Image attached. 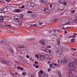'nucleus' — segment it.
<instances>
[{
	"label": "nucleus",
	"instance_id": "f257e3e1",
	"mask_svg": "<svg viewBox=\"0 0 77 77\" xmlns=\"http://www.w3.org/2000/svg\"><path fill=\"white\" fill-rule=\"evenodd\" d=\"M62 48H61L56 51L57 53L56 54L57 57H59L61 56V55L62 54Z\"/></svg>",
	"mask_w": 77,
	"mask_h": 77
},
{
	"label": "nucleus",
	"instance_id": "f03ea898",
	"mask_svg": "<svg viewBox=\"0 0 77 77\" xmlns=\"http://www.w3.org/2000/svg\"><path fill=\"white\" fill-rule=\"evenodd\" d=\"M68 60H69V59H68V58H66L64 59H62L61 62L62 63L65 64L66 63L68 62Z\"/></svg>",
	"mask_w": 77,
	"mask_h": 77
},
{
	"label": "nucleus",
	"instance_id": "7ed1b4c3",
	"mask_svg": "<svg viewBox=\"0 0 77 77\" xmlns=\"http://www.w3.org/2000/svg\"><path fill=\"white\" fill-rule=\"evenodd\" d=\"M0 17L2 18H5V17H6L5 13L3 12L0 13Z\"/></svg>",
	"mask_w": 77,
	"mask_h": 77
},
{
	"label": "nucleus",
	"instance_id": "20e7f679",
	"mask_svg": "<svg viewBox=\"0 0 77 77\" xmlns=\"http://www.w3.org/2000/svg\"><path fill=\"white\" fill-rule=\"evenodd\" d=\"M46 52L47 53H49L51 54H52L53 53V51H50L48 49L46 48Z\"/></svg>",
	"mask_w": 77,
	"mask_h": 77
},
{
	"label": "nucleus",
	"instance_id": "39448f33",
	"mask_svg": "<svg viewBox=\"0 0 77 77\" xmlns=\"http://www.w3.org/2000/svg\"><path fill=\"white\" fill-rule=\"evenodd\" d=\"M13 12H18V13H20V12H21V11L20 9H17L13 10Z\"/></svg>",
	"mask_w": 77,
	"mask_h": 77
},
{
	"label": "nucleus",
	"instance_id": "423d86ee",
	"mask_svg": "<svg viewBox=\"0 0 77 77\" xmlns=\"http://www.w3.org/2000/svg\"><path fill=\"white\" fill-rule=\"evenodd\" d=\"M67 21L69 22V23H66L67 24H71L72 23V19L68 20V21Z\"/></svg>",
	"mask_w": 77,
	"mask_h": 77
},
{
	"label": "nucleus",
	"instance_id": "0eeeda50",
	"mask_svg": "<svg viewBox=\"0 0 77 77\" xmlns=\"http://www.w3.org/2000/svg\"><path fill=\"white\" fill-rule=\"evenodd\" d=\"M1 11H4L5 12H8V9L7 8H5L1 10Z\"/></svg>",
	"mask_w": 77,
	"mask_h": 77
},
{
	"label": "nucleus",
	"instance_id": "6e6552de",
	"mask_svg": "<svg viewBox=\"0 0 77 77\" xmlns=\"http://www.w3.org/2000/svg\"><path fill=\"white\" fill-rule=\"evenodd\" d=\"M45 59V57L43 55H41L40 57V59L41 60H44V59Z\"/></svg>",
	"mask_w": 77,
	"mask_h": 77
},
{
	"label": "nucleus",
	"instance_id": "1a4fd4ad",
	"mask_svg": "<svg viewBox=\"0 0 77 77\" xmlns=\"http://www.w3.org/2000/svg\"><path fill=\"white\" fill-rule=\"evenodd\" d=\"M2 63H4V64H7L8 63V61L5 60V59H2Z\"/></svg>",
	"mask_w": 77,
	"mask_h": 77
},
{
	"label": "nucleus",
	"instance_id": "9d476101",
	"mask_svg": "<svg viewBox=\"0 0 77 77\" xmlns=\"http://www.w3.org/2000/svg\"><path fill=\"white\" fill-rule=\"evenodd\" d=\"M45 11L46 13H48L50 12L48 8H46L45 10Z\"/></svg>",
	"mask_w": 77,
	"mask_h": 77
},
{
	"label": "nucleus",
	"instance_id": "9b49d317",
	"mask_svg": "<svg viewBox=\"0 0 77 77\" xmlns=\"http://www.w3.org/2000/svg\"><path fill=\"white\" fill-rule=\"evenodd\" d=\"M17 69H20V70H21L22 71H23L24 70V68L19 66L17 67Z\"/></svg>",
	"mask_w": 77,
	"mask_h": 77
},
{
	"label": "nucleus",
	"instance_id": "f8f14e48",
	"mask_svg": "<svg viewBox=\"0 0 77 77\" xmlns=\"http://www.w3.org/2000/svg\"><path fill=\"white\" fill-rule=\"evenodd\" d=\"M52 31L53 32H54V33H56V32H59V30H54V31L53 30L50 31L49 32V33H51V32H52Z\"/></svg>",
	"mask_w": 77,
	"mask_h": 77
},
{
	"label": "nucleus",
	"instance_id": "ddd939ff",
	"mask_svg": "<svg viewBox=\"0 0 77 77\" xmlns=\"http://www.w3.org/2000/svg\"><path fill=\"white\" fill-rule=\"evenodd\" d=\"M41 49L42 51H45L46 52V50H47V48H41Z\"/></svg>",
	"mask_w": 77,
	"mask_h": 77
},
{
	"label": "nucleus",
	"instance_id": "4468645a",
	"mask_svg": "<svg viewBox=\"0 0 77 77\" xmlns=\"http://www.w3.org/2000/svg\"><path fill=\"white\" fill-rule=\"evenodd\" d=\"M40 42L41 43V44H42L43 45H44V40H41L40 41Z\"/></svg>",
	"mask_w": 77,
	"mask_h": 77
},
{
	"label": "nucleus",
	"instance_id": "2eb2a0df",
	"mask_svg": "<svg viewBox=\"0 0 77 77\" xmlns=\"http://www.w3.org/2000/svg\"><path fill=\"white\" fill-rule=\"evenodd\" d=\"M7 64H8L9 66H11L12 65V62L10 61H7Z\"/></svg>",
	"mask_w": 77,
	"mask_h": 77
},
{
	"label": "nucleus",
	"instance_id": "dca6fc26",
	"mask_svg": "<svg viewBox=\"0 0 77 77\" xmlns=\"http://www.w3.org/2000/svg\"><path fill=\"white\" fill-rule=\"evenodd\" d=\"M14 21L16 22H19L20 21V20L18 18H14Z\"/></svg>",
	"mask_w": 77,
	"mask_h": 77
},
{
	"label": "nucleus",
	"instance_id": "f3484780",
	"mask_svg": "<svg viewBox=\"0 0 77 77\" xmlns=\"http://www.w3.org/2000/svg\"><path fill=\"white\" fill-rule=\"evenodd\" d=\"M33 66L36 68H39V66L36 65V64H33Z\"/></svg>",
	"mask_w": 77,
	"mask_h": 77
},
{
	"label": "nucleus",
	"instance_id": "a211bd4d",
	"mask_svg": "<svg viewBox=\"0 0 77 77\" xmlns=\"http://www.w3.org/2000/svg\"><path fill=\"white\" fill-rule=\"evenodd\" d=\"M65 0H60L59 1V2L61 3H63L64 2H65Z\"/></svg>",
	"mask_w": 77,
	"mask_h": 77
},
{
	"label": "nucleus",
	"instance_id": "6ab92c4d",
	"mask_svg": "<svg viewBox=\"0 0 77 77\" xmlns=\"http://www.w3.org/2000/svg\"><path fill=\"white\" fill-rule=\"evenodd\" d=\"M30 6H31V7L33 8V7L35 6V5H34V4L33 3H31L30 4Z\"/></svg>",
	"mask_w": 77,
	"mask_h": 77
},
{
	"label": "nucleus",
	"instance_id": "aec40b11",
	"mask_svg": "<svg viewBox=\"0 0 77 77\" xmlns=\"http://www.w3.org/2000/svg\"><path fill=\"white\" fill-rule=\"evenodd\" d=\"M32 18H36V14H34L33 15H32Z\"/></svg>",
	"mask_w": 77,
	"mask_h": 77
},
{
	"label": "nucleus",
	"instance_id": "412c9836",
	"mask_svg": "<svg viewBox=\"0 0 77 77\" xmlns=\"http://www.w3.org/2000/svg\"><path fill=\"white\" fill-rule=\"evenodd\" d=\"M6 24V22H4L2 23V25L3 26H5Z\"/></svg>",
	"mask_w": 77,
	"mask_h": 77
},
{
	"label": "nucleus",
	"instance_id": "4be33fe9",
	"mask_svg": "<svg viewBox=\"0 0 77 77\" xmlns=\"http://www.w3.org/2000/svg\"><path fill=\"white\" fill-rule=\"evenodd\" d=\"M42 2H43V3H45L47 2V0H42L41 1Z\"/></svg>",
	"mask_w": 77,
	"mask_h": 77
},
{
	"label": "nucleus",
	"instance_id": "5701e85b",
	"mask_svg": "<svg viewBox=\"0 0 77 77\" xmlns=\"http://www.w3.org/2000/svg\"><path fill=\"white\" fill-rule=\"evenodd\" d=\"M73 34H74V35H73V38H75L76 37V33H73Z\"/></svg>",
	"mask_w": 77,
	"mask_h": 77
},
{
	"label": "nucleus",
	"instance_id": "b1692460",
	"mask_svg": "<svg viewBox=\"0 0 77 77\" xmlns=\"http://www.w3.org/2000/svg\"><path fill=\"white\" fill-rule=\"evenodd\" d=\"M57 42L58 43V44H60V40L59 39H57Z\"/></svg>",
	"mask_w": 77,
	"mask_h": 77
},
{
	"label": "nucleus",
	"instance_id": "393cba45",
	"mask_svg": "<svg viewBox=\"0 0 77 77\" xmlns=\"http://www.w3.org/2000/svg\"><path fill=\"white\" fill-rule=\"evenodd\" d=\"M57 73L58 74H59V76H60V75H61V73H60V72H59V71L57 72Z\"/></svg>",
	"mask_w": 77,
	"mask_h": 77
},
{
	"label": "nucleus",
	"instance_id": "a878e982",
	"mask_svg": "<svg viewBox=\"0 0 77 77\" xmlns=\"http://www.w3.org/2000/svg\"><path fill=\"white\" fill-rule=\"evenodd\" d=\"M74 22L75 23H77V18L74 19Z\"/></svg>",
	"mask_w": 77,
	"mask_h": 77
},
{
	"label": "nucleus",
	"instance_id": "bb28decb",
	"mask_svg": "<svg viewBox=\"0 0 77 77\" xmlns=\"http://www.w3.org/2000/svg\"><path fill=\"white\" fill-rule=\"evenodd\" d=\"M38 73L41 74H42V73H43V71L41 70Z\"/></svg>",
	"mask_w": 77,
	"mask_h": 77
},
{
	"label": "nucleus",
	"instance_id": "cd10ccee",
	"mask_svg": "<svg viewBox=\"0 0 77 77\" xmlns=\"http://www.w3.org/2000/svg\"><path fill=\"white\" fill-rule=\"evenodd\" d=\"M22 74L24 76L26 75V73L25 72H22Z\"/></svg>",
	"mask_w": 77,
	"mask_h": 77
},
{
	"label": "nucleus",
	"instance_id": "c85d7f7f",
	"mask_svg": "<svg viewBox=\"0 0 77 77\" xmlns=\"http://www.w3.org/2000/svg\"><path fill=\"white\" fill-rule=\"evenodd\" d=\"M42 24H43V22H39L38 23V24H39V26H41V25H42Z\"/></svg>",
	"mask_w": 77,
	"mask_h": 77
},
{
	"label": "nucleus",
	"instance_id": "c756f323",
	"mask_svg": "<svg viewBox=\"0 0 77 77\" xmlns=\"http://www.w3.org/2000/svg\"><path fill=\"white\" fill-rule=\"evenodd\" d=\"M71 41L72 42H74L75 41V38H72L71 39Z\"/></svg>",
	"mask_w": 77,
	"mask_h": 77
},
{
	"label": "nucleus",
	"instance_id": "7c9ffc66",
	"mask_svg": "<svg viewBox=\"0 0 77 77\" xmlns=\"http://www.w3.org/2000/svg\"><path fill=\"white\" fill-rule=\"evenodd\" d=\"M68 20H66V24L67 25V24H66V23H69V22H68Z\"/></svg>",
	"mask_w": 77,
	"mask_h": 77
},
{
	"label": "nucleus",
	"instance_id": "2f4dec72",
	"mask_svg": "<svg viewBox=\"0 0 77 77\" xmlns=\"http://www.w3.org/2000/svg\"><path fill=\"white\" fill-rule=\"evenodd\" d=\"M63 3L64 5H67V3L65 2H65H64Z\"/></svg>",
	"mask_w": 77,
	"mask_h": 77
},
{
	"label": "nucleus",
	"instance_id": "473e14b6",
	"mask_svg": "<svg viewBox=\"0 0 77 77\" xmlns=\"http://www.w3.org/2000/svg\"><path fill=\"white\" fill-rule=\"evenodd\" d=\"M10 52L11 53H14V50L13 49H10Z\"/></svg>",
	"mask_w": 77,
	"mask_h": 77
},
{
	"label": "nucleus",
	"instance_id": "72a5a7b5",
	"mask_svg": "<svg viewBox=\"0 0 77 77\" xmlns=\"http://www.w3.org/2000/svg\"><path fill=\"white\" fill-rule=\"evenodd\" d=\"M3 21V18H1L0 20V22H2Z\"/></svg>",
	"mask_w": 77,
	"mask_h": 77
},
{
	"label": "nucleus",
	"instance_id": "f704fd0d",
	"mask_svg": "<svg viewBox=\"0 0 77 77\" xmlns=\"http://www.w3.org/2000/svg\"><path fill=\"white\" fill-rule=\"evenodd\" d=\"M44 77H48V74L45 73Z\"/></svg>",
	"mask_w": 77,
	"mask_h": 77
},
{
	"label": "nucleus",
	"instance_id": "c9c22d12",
	"mask_svg": "<svg viewBox=\"0 0 77 77\" xmlns=\"http://www.w3.org/2000/svg\"><path fill=\"white\" fill-rule=\"evenodd\" d=\"M39 77H41V74L40 73H38Z\"/></svg>",
	"mask_w": 77,
	"mask_h": 77
},
{
	"label": "nucleus",
	"instance_id": "e433bc0d",
	"mask_svg": "<svg viewBox=\"0 0 77 77\" xmlns=\"http://www.w3.org/2000/svg\"><path fill=\"white\" fill-rule=\"evenodd\" d=\"M63 9H61L60 8H59L58 9V10L60 11H62Z\"/></svg>",
	"mask_w": 77,
	"mask_h": 77
},
{
	"label": "nucleus",
	"instance_id": "4c0bfd02",
	"mask_svg": "<svg viewBox=\"0 0 77 77\" xmlns=\"http://www.w3.org/2000/svg\"><path fill=\"white\" fill-rule=\"evenodd\" d=\"M57 19H53V21H57Z\"/></svg>",
	"mask_w": 77,
	"mask_h": 77
},
{
	"label": "nucleus",
	"instance_id": "58836bf2",
	"mask_svg": "<svg viewBox=\"0 0 77 77\" xmlns=\"http://www.w3.org/2000/svg\"><path fill=\"white\" fill-rule=\"evenodd\" d=\"M22 23L21 22L20 23H19V26H21L22 25Z\"/></svg>",
	"mask_w": 77,
	"mask_h": 77
},
{
	"label": "nucleus",
	"instance_id": "ea45409f",
	"mask_svg": "<svg viewBox=\"0 0 77 77\" xmlns=\"http://www.w3.org/2000/svg\"><path fill=\"white\" fill-rule=\"evenodd\" d=\"M51 68H49L48 69V72H49L50 71H51Z\"/></svg>",
	"mask_w": 77,
	"mask_h": 77
},
{
	"label": "nucleus",
	"instance_id": "a19ab883",
	"mask_svg": "<svg viewBox=\"0 0 77 77\" xmlns=\"http://www.w3.org/2000/svg\"><path fill=\"white\" fill-rule=\"evenodd\" d=\"M71 50H74V51H75V50H76V48H71Z\"/></svg>",
	"mask_w": 77,
	"mask_h": 77
},
{
	"label": "nucleus",
	"instance_id": "79ce46f5",
	"mask_svg": "<svg viewBox=\"0 0 77 77\" xmlns=\"http://www.w3.org/2000/svg\"><path fill=\"white\" fill-rule=\"evenodd\" d=\"M27 13H30V14L32 13H33V12L30 11H27Z\"/></svg>",
	"mask_w": 77,
	"mask_h": 77
},
{
	"label": "nucleus",
	"instance_id": "37998d69",
	"mask_svg": "<svg viewBox=\"0 0 77 77\" xmlns=\"http://www.w3.org/2000/svg\"><path fill=\"white\" fill-rule=\"evenodd\" d=\"M55 66H56L57 67H59V65H58V64H57L55 63Z\"/></svg>",
	"mask_w": 77,
	"mask_h": 77
},
{
	"label": "nucleus",
	"instance_id": "c03bdc74",
	"mask_svg": "<svg viewBox=\"0 0 77 77\" xmlns=\"http://www.w3.org/2000/svg\"><path fill=\"white\" fill-rule=\"evenodd\" d=\"M6 26L9 27H11V25H6Z\"/></svg>",
	"mask_w": 77,
	"mask_h": 77
},
{
	"label": "nucleus",
	"instance_id": "a18cd8bd",
	"mask_svg": "<svg viewBox=\"0 0 77 77\" xmlns=\"http://www.w3.org/2000/svg\"><path fill=\"white\" fill-rule=\"evenodd\" d=\"M20 16L21 17H24V15H23V14H20Z\"/></svg>",
	"mask_w": 77,
	"mask_h": 77
},
{
	"label": "nucleus",
	"instance_id": "49530a36",
	"mask_svg": "<svg viewBox=\"0 0 77 77\" xmlns=\"http://www.w3.org/2000/svg\"><path fill=\"white\" fill-rule=\"evenodd\" d=\"M47 47H48V48H50L51 47V46H47Z\"/></svg>",
	"mask_w": 77,
	"mask_h": 77
},
{
	"label": "nucleus",
	"instance_id": "de8ad7c7",
	"mask_svg": "<svg viewBox=\"0 0 77 77\" xmlns=\"http://www.w3.org/2000/svg\"><path fill=\"white\" fill-rule=\"evenodd\" d=\"M35 64H38V62L36 61H35Z\"/></svg>",
	"mask_w": 77,
	"mask_h": 77
},
{
	"label": "nucleus",
	"instance_id": "09e8293b",
	"mask_svg": "<svg viewBox=\"0 0 77 77\" xmlns=\"http://www.w3.org/2000/svg\"><path fill=\"white\" fill-rule=\"evenodd\" d=\"M52 66H52V64H50V67H51V68H52Z\"/></svg>",
	"mask_w": 77,
	"mask_h": 77
},
{
	"label": "nucleus",
	"instance_id": "8fccbe9b",
	"mask_svg": "<svg viewBox=\"0 0 77 77\" xmlns=\"http://www.w3.org/2000/svg\"><path fill=\"white\" fill-rule=\"evenodd\" d=\"M35 57H37V58L38 59L39 58V57H38V55H36L35 56Z\"/></svg>",
	"mask_w": 77,
	"mask_h": 77
},
{
	"label": "nucleus",
	"instance_id": "3c124183",
	"mask_svg": "<svg viewBox=\"0 0 77 77\" xmlns=\"http://www.w3.org/2000/svg\"><path fill=\"white\" fill-rule=\"evenodd\" d=\"M21 48H25V47H24V46L22 45L21 46Z\"/></svg>",
	"mask_w": 77,
	"mask_h": 77
},
{
	"label": "nucleus",
	"instance_id": "603ef678",
	"mask_svg": "<svg viewBox=\"0 0 77 77\" xmlns=\"http://www.w3.org/2000/svg\"><path fill=\"white\" fill-rule=\"evenodd\" d=\"M4 44H5L6 45H7V43H5V42L4 41V42H3Z\"/></svg>",
	"mask_w": 77,
	"mask_h": 77
},
{
	"label": "nucleus",
	"instance_id": "864d4df0",
	"mask_svg": "<svg viewBox=\"0 0 77 77\" xmlns=\"http://www.w3.org/2000/svg\"><path fill=\"white\" fill-rule=\"evenodd\" d=\"M21 8H24V5H22L21 6Z\"/></svg>",
	"mask_w": 77,
	"mask_h": 77
},
{
	"label": "nucleus",
	"instance_id": "5fc2aeb1",
	"mask_svg": "<svg viewBox=\"0 0 77 77\" xmlns=\"http://www.w3.org/2000/svg\"><path fill=\"white\" fill-rule=\"evenodd\" d=\"M71 12L72 13H74V12H75V11H71Z\"/></svg>",
	"mask_w": 77,
	"mask_h": 77
},
{
	"label": "nucleus",
	"instance_id": "6e6d98bb",
	"mask_svg": "<svg viewBox=\"0 0 77 77\" xmlns=\"http://www.w3.org/2000/svg\"><path fill=\"white\" fill-rule=\"evenodd\" d=\"M18 48H21V46H18Z\"/></svg>",
	"mask_w": 77,
	"mask_h": 77
},
{
	"label": "nucleus",
	"instance_id": "4d7b16f0",
	"mask_svg": "<svg viewBox=\"0 0 77 77\" xmlns=\"http://www.w3.org/2000/svg\"><path fill=\"white\" fill-rule=\"evenodd\" d=\"M55 64H54V63H52V65H54L55 66Z\"/></svg>",
	"mask_w": 77,
	"mask_h": 77
},
{
	"label": "nucleus",
	"instance_id": "13d9d810",
	"mask_svg": "<svg viewBox=\"0 0 77 77\" xmlns=\"http://www.w3.org/2000/svg\"><path fill=\"white\" fill-rule=\"evenodd\" d=\"M30 60H32V61H33V60L32 59V58H30Z\"/></svg>",
	"mask_w": 77,
	"mask_h": 77
},
{
	"label": "nucleus",
	"instance_id": "bf43d9fd",
	"mask_svg": "<svg viewBox=\"0 0 77 77\" xmlns=\"http://www.w3.org/2000/svg\"><path fill=\"white\" fill-rule=\"evenodd\" d=\"M37 25V24H33V26H36Z\"/></svg>",
	"mask_w": 77,
	"mask_h": 77
},
{
	"label": "nucleus",
	"instance_id": "052dcab7",
	"mask_svg": "<svg viewBox=\"0 0 77 77\" xmlns=\"http://www.w3.org/2000/svg\"><path fill=\"white\" fill-rule=\"evenodd\" d=\"M14 77H17V75H16V74L15 73L14 76Z\"/></svg>",
	"mask_w": 77,
	"mask_h": 77
},
{
	"label": "nucleus",
	"instance_id": "680f3d73",
	"mask_svg": "<svg viewBox=\"0 0 77 77\" xmlns=\"http://www.w3.org/2000/svg\"><path fill=\"white\" fill-rule=\"evenodd\" d=\"M26 57L27 58H29V55H26Z\"/></svg>",
	"mask_w": 77,
	"mask_h": 77
},
{
	"label": "nucleus",
	"instance_id": "e2e57ef3",
	"mask_svg": "<svg viewBox=\"0 0 77 77\" xmlns=\"http://www.w3.org/2000/svg\"><path fill=\"white\" fill-rule=\"evenodd\" d=\"M1 44H3V41L2 40H1Z\"/></svg>",
	"mask_w": 77,
	"mask_h": 77
},
{
	"label": "nucleus",
	"instance_id": "0e129e2a",
	"mask_svg": "<svg viewBox=\"0 0 77 77\" xmlns=\"http://www.w3.org/2000/svg\"><path fill=\"white\" fill-rule=\"evenodd\" d=\"M52 6H53V5H50V7L51 8H52Z\"/></svg>",
	"mask_w": 77,
	"mask_h": 77
},
{
	"label": "nucleus",
	"instance_id": "69168bd1",
	"mask_svg": "<svg viewBox=\"0 0 77 77\" xmlns=\"http://www.w3.org/2000/svg\"><path fill=\"white\" fill-rule=\"evenodd\" d=\"M11 74L14 77V73H12Z\"/></svg>",
	"mask_w": 77,
	"mask_h": 77
},
{
	"label": "nucleus",
	"instance_id": "338daca9",
	"mask_svg": "<svg viewBox=\"0 0 77 77\" xmlns=\"http://www.w3.org/2000/svg\"><path fill=\"white\" fill-rule=\"evenodd\" d=\"M15 74H16V75H18V73H17L16 72L15 73Z\"/></svg>",
	"mask_w": 77,
	"mask_h": 77
},
{
	"label": "nucleus",
	"instance_id": "774afa93",
	"mask_svg": "<svg viewBox=\"0 0 77 77\" xmlns=\"http://www.w3.org/2000/svg\"><path fill=\"white\" fill-rule=\"evenodd\" d=\"M31 77H34V76L33 75V74L31 75Z\"/></svg>",
	"mask_w": 77,
	"mask_h": 77
}]
</instances>
